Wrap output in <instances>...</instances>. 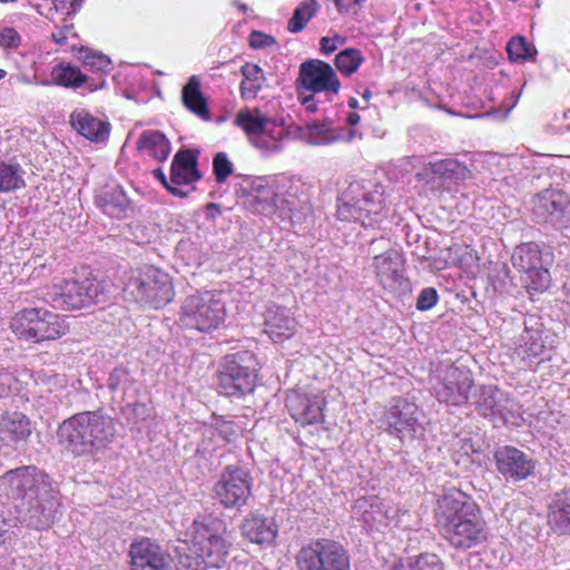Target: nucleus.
Listing matches in <instances>:
<instances>
[{"label": "nucleus", "mask_w": 570, "mask_h": 570, "mask_svg": "<svg viewBox=\"0 0 570 570\" xmlns=\"http://www.w3.org/2000/svg\"><path fill=\"white\" fill-rule=\"evenodd\" d=\"M0 490L11 499L21 500L20 522L35 530L50 528L59 513V492L48 474L35 465H22L0 476Z\"/></svg>", "instance_id": "1"}, {"label": "nucleus", "mask_w": 570, "mask_h": 570, "mask_svg": "<svg viewBox=\"0 0 570 570\" xmlns=\"http://www.w3.org/2000/svg\"><path fill=\"white\" fill-rule=\"evenodd\" d=\"M434 518L441 535L455 549H472L488 539V527L480 508L459 490H450L440 497Z\"/></svg>", "instance_id": "2"}, {"label": "nucleus", "mask_w": 570, "mask_h": 570, "mask_svg": "<svg viewBox=\"0 0 570 570\" xmlns=\"http://www.w3.org/2000/svg\"><path fill=\"white\" fill-rule=\"evenodd\" d=\"M59 443L76 456H94L116 438L114 419L101 410L85 411L65 420L58 428Z\"/></svg>", "instance_id": "3"}, {"label": "nucleus", "mask_w": 570, "mask_h": 570, "mask_svg": "<svg viewBox=\"0 0 570 570\" xmlns=\"http://www.w3.org/2000/svg\"><path fill=\"white\" fill-rule=\"evenodd\" d=\"M258 362L250 351L226 355L218 371V390L226 396L240 397L254 391Z\"/></svg>", "instance_id": "4"}, {"label": "nucleus", "mask_w": 570, "mask_h": 570, "mask_svg": "<svg viewBox=\"0 0 570 570\" xmlns=\"http://www.w3.org/2000/svg\"><path fill=\"white\" fill-rule=\"evenodd\" d=\"M12 331L26 341L40 343L66 335L69 326L58 314L43 308H26L11 321Z\"/></svg>", "instance_id": "5"}, {"label": "nucleus", "mask_w": 570, "mask_h": 570, "mask_svg": "<svg viewBox=\"0 0 570 570\" xmlns=\"http://www.w3.org/2000/svg\"><path fill=\"white\" fill-rule=\"evenodd\" d=\"M219 295L214 291H197L189 295L181 307V325L204 333L216 330L225 317V306Z\"/></svg>", "instance_id": "6"}, {"label": "nucleus", "mask_w": 570, "mask_h": 570, "mask_svg": "<svg viewBox=\"0 0 570 570\" xmlns=\"http://www.w3.org/2000/svg\"><path fill=\"white\" fill-rule=\"evenodd\" d=\"M296 566L298 570H350V556L340 542L321 538L297 551Z\"/></svg>", "instance_id": "7"}, {"label": "nucleus", "mask_w": 570, "mask_h": 570, "mask_svg": "<svg viewBox=\"0 0 570 570\" xmlns=\"http://www.w3.org/2000/svg\"><path fill=\"white\" fill-rule=\"evenodd\" d=\"M253 478L243 466L229 464L222 471L214 485L215 500L226 509H237L247 504L252 494Z\"/></svg>", "instance_id": "8"}, {"label": "nucleus", "mask_w": 570, "mask_h": 570, "mask_svg": "<svg viewBox=\"0 0 570 570\" xmlns=\"http://www.w3.org/2000/svg\"><path fill=\"white\" fill-rule=\"evenodd\" d=\"M384 421L387 432L401 441L413 440L422 431L417 405L405 399L399 397L393 401L384 414Z\"/></svg>", "instance_id": "9"}, {"label": "nucleus", "mask_w": 570, "mask_h": 570, "mask_svg": "<svg viewBox=\"0 0 570 570\" xmlns=\"http://www.w3.org/2000/svg\"><path fill=\"white\" fill-rule=\"evenodd\" d=\"M297 86L311 92L337 95L340 80L332 66L318 59H309L301 63Z\"/></svg>", "instance_id": "10"}, {"label": "nucleus", "mask_w": 570, "mask_h": 570, "mask_svg": "<svg viewBox=\"0 0 570 570\" xmlns=\"http://www.w3.org/2000/svg\"><path fill=\"white\" fill-rule=\"evenodd\" d=\"M475 410L494 425L509 423L514 410V401L493 385H482L474 395Z\"/></svg>", "instance_id": "11"}, {"label": "nucleus", "mask_w": 570, "mask_h": 570, "mask_svg": "<svg viewBox=\"0 0 570 570\" xmlns=\"http://www.w3.org/2000/svg\"><path fill=\"white\" fill-rule=\"evenodd\" d=\"M493 456L498 472L508 482H520L534 474L535 461L515 446H500Z\"/></svg>", "instance_id": "12"}, {"label": "nucleus", "mask_w": 570, "mask_h": 570, "mask_svg": "<svg viewBox=\"0 0 570 570\" xmlns=\"http://www.w3.org/2000/svg\"><path fill=\"white\" fill-rule=\"evenodd\" d=\"M131 570H173V558L157 541L141 538L129 547Z\"/></svg>", "instance_id": "13"}, {"label": "nucleus", "mask_w": 570, "mask_h": 570, "mask_svg": "<svg viewBox=\"0 0 570 570\" xmlns=\"http://www.w3.org/2000/svg\"><path fill=\"white\" fill-rule=\"evenodd\" d=\"M513 267L522 274L521 282L525 285L549 284L550 273L542 266L539 245L525 243L517 246L512 257Z\"/></svg>", "instance_id": "14"}, {"label": "nucleus", "mask_w": 570, "mask_h": 570, "mask_svg": "<svg viewBox=\"0 0 570 570\" xmlns=\"http://www.w3.org/2000/svg\"><path fill=\"white\" fill-rule=\"evenodd\" d=\"M470 170L455 159L448 158L424 164L416 173L419 181L428 185L432 190H442L454 180H464Z\"/></svg>", "instance_id": "15"}, {"label": "nucleus", "mask_w": 570, "mask_h": 570, "mask_svg": "<svg viewBox=\"0 0 570 570\" xmlns=\"http://www.w3.org/2000/svg\"><path fill=\"white\" fill-rule=\"evenodd\" d=\"M191 540L194 553H199L207 568H220L225 563L232 542L223 533H214L204 527Z\"/></svg>", "instance_id": "16"}, {"label": "nucleus", "mask_w": 570, "mask_h": 570, "mask_svg": "<svg viewBox=\"0 0 570 570\" xmlns=\"http://www.w3.org/2000/svg\"><path fill=\"white\" fill-rule=\"evenodd\" d=\"M473 386L470 372L452 366L443 380L434 387L436 399L449 405H462L469 400V392Z\"/></svg>", "instance_id": "17"}, {"label": "nucleus", "mask_w": 570, "mask_h": 570, "mask_svg": "<svg viewBox=\"0 0 570 570\" xmlns=\"http://www.w3.org/2000/svg\"><path fill=\"white\" fill-rule=\"evenodd\" d=\"M46 301L53 308L78 309L100 302L104 287H52Z\"/></svg>", "instance_id": "18"}, {"label": "nucleus", "mask_w": 570, "mask_h": 570, "mask_svg": "<svg viewBox=\"0 0 570 570\" xmlns=\"http://www.w3.org/2000/svg\"><path fill=\"white\" fill-rule=\"evenodd\" d=\"M326 404L324 396L307 395L292 392L286 397V407L295 422L309 425L323 422V409Z\"/></svg>", "instance_id": "19"}, {"label": "nucleus", "mask_w": 570, "mask_h": 570, "mask_svg": "<svg viewBox=\"0 0 570 570\" xmlns=\"http://www.w3.org/2000/svg\"><path fill=\"white\" fill-rule=\"evenodd\" d=\"M32 424L21 412H6L0 415V446L17 448L28 441Z\"/></svg>", "instance_id": "20"}, {"label": "nucleus", "mask_w": 570, "mask_h": 570, "mask_svg": "<svg viewBox=\"0 0 570 570\" xmlns=\"http://www.w3.org/2000/svg\"><path fill=\"white\" fill-rule=\"evenodd\" d=\"M198 154L195 149H180L175 154L170 168V183L175 187L188 186L202 178Z\"/></svg>", "instance_id": "21"}, {"label": "nucleus", "mask_w": 570, "mask_h": 570, "mask_svg": "<svg viewBox=\"0 0 570 570\" xmlns=\"http://www.w3.org/2000/svg\"><path fill=\"white\" fill-rule=\"evenodd\" d=\"M265 333L274 342H282L293 336L296 330V321L288 308L272 305L264 313Z\"/></svg>", "instance_id": "22"}, {"label": "nucleus", "mask_w": 570, "mask_h": 570, "mask_svg": "<svg viewBox=\"0 0 570 570\" xmlns=\"http://www.w3.org/2000/svg\"><path fill=\"white\" fill-rule=\"evenodd\" d=\"M569 206L568 196L560 190H546L533 202V215L541 223L560 220Z\"/></svg>", "instance_id": "23"}, {"label": "nucleus", "mask_w": 570, "mask_h": 570, "mask_svg": "<svg viewBox=\"0 0 570 570\" xmlns=\"http://www.w3.org/2000/svg\"><path fill=\"white\" fill-rule=\"evenodd\" d=\"M435 269H444L449 264L456 265L465 272L469 277H474L479 269V256L476 252L468 245H454L442 252V257L434 259Z\"/></svg>", "instance_id": "24"}, {"label": "nucleus", "mask_w": 570, "mask_h": 570, "mask_svg": "<svg viewBox=\"0 0 570 570\" xmlns=\"http://www.w3.org/2000/svg\"><path fill=\"white\" fill-rule=\"evenodd\" d=\"M277 525L273 519L250 513L242 523V534L250 542L271 544L277 535Z\"/></svg>", "instance_id": "25"}, {"label": "nucleus", "mask_w": 570, "mask_h": 570, "mask_svg": "<svg viewBox=\"0 0 570 570\" xmlns=\"http://www.w3.org/2000/svg\"><path fill=\"white\" fill-rule=\"evenodd\" d=\"M70 124L80 135L95 142L105 141L109 136L110 124L94 117L85 109L72 111Z\"/></svg>", "instance_id": "26"}, {"label": "nucleus", "mask_w": 570, "mask_h": 570, "mask_svg": "<svg viewBox=\"0 0 570 570\" xmlns=\"http://www.w3.org/2000/svg\"><path fill=\"white\" fill-rule=\"evenodd\" d=\"M548 522L558 534H570V489L556 492L549 503Z\"/></svg>", "instance_id": "27"}, {"label": "nucleus", "mask_w": 570, "mask_h": 570, "mask_svg": "<svg viewBox=\"0 0 570 570\" xmlns=\"http://www.w3.org/2000/svg\"><path fill=\"white\" fill-rule=\"evenodd\" d=\"M245 206L253 213L269 215L276 208V193L263 180L254 181L246 190Z\"/></svg>", "instance_id": "28"}, {"label": "nucleus", "mask_w": 570, "mask_h": 570, "mask_svg": "<svg viewBox=\"0 0 570 570\" xmlns=\"http://www.w3.org/2000/svg\"><path fill=\"white\" fill-rule=\"evenodd\" d=\"M374 268L381 285L402 283L403 281L404 264L397 249L382 253L375 257Z\"/></svg>", "instance_id": "29"}, {"label": "nucleus", "mask_w": 570, "mask_h": 570, "mask_svg": "<svg viewBox=\"0 0 570 570\" xmlns=\"http://www.w3.org/2000/svg\"><path fill=\"white\" fill-rule=\"evenodd\" d=\"M181 101L184 106L204 120L210 119L207 101L200 89V80L197 76H191L181 90Z\"/></svg>", "instance_id": "30"}, {"label": "nucleus", "mask_w": 570, "mask_h": 570, "mask_svg": "<svg viewBox=\"0 0 570 570\" xmlns=\"http://www.w3.org/2000/svg\"><path fill=\"white\" fill-rule=\"evenodd\" d=\"M406 244L411 249V254L416 256L422 261H434L436 257L434 256L438 249V239L436 234L431 233V235L426 232L424 235L409 230L406 233ZM440 257H438L439 259ZM430 267L435 268L434 262L429 264Z\"/></svg>", "instance_id": "31"}, {"label": "nucleus", "mask_w": 570, "mask_h": 570, "mask_svg": "<svg viewBox=\"0 0 570 570\" xmlns=\"http://www.w3.org/2000/svg\"><path fill=\"white\" fill-rule=\"evenodd\" d=\"M268 124H271V119L262 115L257 108L240 109L234 118V125L245 132L249 142L254 137H258L263 131H265Z\"/></svg>", "instance_id": "32"}, {"label": "nucleus", "mask_w": 570, "mask_h": 570, "mask_svg": "<svg viewBox=\"0 0 570 570\" xmlns=\"http://www.w3.org/2000/svg\"><path fill=\"white\" fill-rule=\"evenodd\" d=\"M128 293L141 305L158 309L173 301L174 287H130Z\"/></svg>", "instance_id": "33"}, {"label": "nucleus", "mask_w": 570, "mask_h": 570, "mask_svg": "<svg viewBox=\"0 0 570 570\" xmlns=\"http://www.w3.org/2000/svg\"><path fill=\"white\" fill-rule=\"evenodd\" d=\"M137 146L139 149L148 150L159 161L166 160L171 150L169 140L158 130L144 131L137 141Z\"/></svg>", "instance_id": "34"}, {"label": "nucleus", "mask_w": 570, "mask_h": 570, "mask_svg": "<svg viewBox=\"0 0 570 570\" xmlns=\"http://www.w3.org/2000/svg\"><path fill=\"white\" fill-rule=\"evenodd\" d=\"M96 203L104 208L106 213L119 214L125 212L130 204L124 189L119 186L106 187L97 197Z\"/></svg>", "instance_id": "35"}, {"label": "nucleus", "mask_w": 570, "mask_h": 570, "mask_svg": "<svg viewBox=\"0 0 570 570\" xmlns=\"http://www.w3.org/2000/svg\"><path fill=\"white\" fill-rule=\"evenodd\" d=\"M544 348L540 331L525 327L517 346L518 355L523 360L534 358L542 356Z\"/></svg>", "instance_id": "36"}, {"label": "nucleus", "mask_w": 570, "mask_h": 570, "mask_svg": "<svg viewBox=\"0 0 570 570\" xmlns=\"http://www.w3.org/2000/svg\"><path fill=\"white\" fill-rule=\"evenodd\" d=\"M340 200L337 214L342 219H361L364 213L368 215L372 212V209L367 208L370 198L366 195H363L362 198H355L344 193Z\"/></svg>", "instance_id": "37"}, {"label": "nucleus", "mask_w": 570, "mask_h": 570, "mask_svg": "<svg viewBox=\"0 0 570 570\" xmlns=\"http://www.w3.org/2000/svg\"><path fill=\"white\" fill-rule=\"evenodd\" d=\"M175 557L177 570H205L207 568L199 553H194L193 540L190 542L181 541L175 548Z\"/></svg>", "instance_id": "38"}, {"label": "nucleus", "mask_w": 570, "mask_h": 570, "mask_svg": "<svg viewBox=\"0 0 570 570\" xmlns=\"http://www.w3.org/2000/svg\"><path fill=\"white\" fill-rule=\"evenodd\" d=\"M320 7L317 0H304L301 2L287 22V30L292 33L301 32L307 22L317 13Z\"/></svg>", "instance_id": "39"}, {"label": "nucleus", "mask_w": 570, "mask_h": 570, "mask_svg": "<svg viewBox=\"0 0 570 570\" xmlns=\"http://www.w3.org/2000/svg\"><path fill=\"white\" fill-rule=\"evenodd\" d=\"M357 508L362 511L364 523L373 528L379 524H386L387 514L381 501L375 498L358 501Z\"/></svg>", "instance_id": "40"}, {"label": "nucleus", "mask_w": 570, "mask_h": 570, "mask_svg": "<svg viewBox=\"0 0 570 570\" xmlns=\"http://www.w3.org/2000/svg\"><path fill=\"white\" fill-rule=\"evenodd\" d=\"M24 186L19 165L0 161V193H9Z\"/></svg>", "instance_id": "41"}, {"label": "nucleus", "mask_w": 570, "mask_h": 570, "mask_svg": "<svg viewBox=\"0 0 570 570\" xmlns=\"http://www.w3.org/2000/svg\"><path fill=\"white\" fill-rule=\"evenodd\" d=\"M364 61L362 52L355 48H346L335 57V67L345 76H351L357 71Z\"/></svg>", "instance_id": "42"}, {"label": "nucleus", "mask_w": 570, "mask_h": 570, "mask_svg": "<svg viewBox=\"0 0 570 570\" xmlns=\"http://www.w3.org/2000/svg\"><path fill=\"white\" fill-rule=\"evenodd\" d=\"M132 385V377L126 367L119 366L114 368L109 374L107 386L114 394V397L118 396L124 400L127 390Z\"/></svg>", "instance_id": "43"}, {"label": "nucleus", "mask_w": 570, "mask_h": 570, "mask_svg": "<svg viewBox=\"0 0 570 570\" xmlns=\"http://www.w3.org/2000/svg\"><path fill=\"white\" fill-rule=\"evenodd\" d=\"M52 76L59 86L70 88H78L87 80V77L81 73L79 68L69 65L55 68Z\"/></svg>", "instance_id": "44"}, {"label": "nucleus", "mask_w": 570, "mask_h": 570, "mask_svg": "<svg viewBox=\"0 0 570 570\" xmlns=\"http://www.w3.org/2000/svg\"><path fill=\"white\" fill-rule=\"evenodd\" d=\"M308 131V142L312 145H330L340 139V135L335 131H330L328 124H321L312 121L306 124Z\"/></svg>", "instance_id": "45"}, {"label": "nucleus", "mask_w": 570, "mask_h": 570, "mask_svg": "<svg viewBox=\"0 0 570 570\" xmlns=\"http://www.w3.org/2000/svg\"><path fill=\"white\" fill-rule=\"evenodd\" d=\"M509 58L512 61L531 60L537 53V50L527 43L523 37H513L507 45Z\"/></svg>", "instance_id": "46"}, {"label": "nucleus", "mask_w": 570, "mask_h": 570, "mask_svg": "<svg viewBox=\"0 0 570 570\" xmlns=\"http://www.w3.org/2000/svg\"><path fill=\"white\" fill-rule=\"evenodd\" d=\"M250 145L261 150L265 156L275 155L283 150L282 140L275 137L268 129L258 137H254Z\"/></svg>", "instance_id": "47"}, {"label": "nucleus", "mask_w": 570, "mask_h": 570, "mask_svg": "<svg viewBox=\"0 0 570 570\" xmlns=\"http://www.w3.org/2000/svg\"><path fill=\"white\" fill-rule=\"evenodd\" d=\"M393 570H443L442 562L436 554H420L414 562H410L407 567L401 564L395 566Z\"/></svg>", "instance_id": "48"}, {"label": "nucleus", "mask_w": 570, "mask_h": 570, "mask_svg": "<svg viewBox=\"0 0 570 570\" xmlns=\"http://www.w3.org/2000/svg\"><path fill=\"white\" fill-rule=\"evenodd\" d=\"M213 428L218 436L225 442L232 443L240 435L242 429L234 421L225 417H217L214 420Z\"/></svg>", "instance_id": "49"}, {"label": "nucleus", "mask_w": 570, "mask_h": 570, "mask_svg": "<svg viewBox=\"0 0 570 570\" xmlns=\"http://www.w3.org/2000/svg\"><path fill=\"white\" fill-rule=\"evenodd\" d=\"M78 59H80L85 66L96 70L108 69L111 65V60L106 55L90 51L87 48L79 49Z\"/></svg>", "instance_id": "50"}, {"label": "nucleus", "mask_w": 570, "mask_h": 570, "mask_svg": "<svg viewBox=\"0 0 570 570\" xmlns=\"http://www.w3.org/2000/svg\"><path fill=\"white\" fill-rule=\"evenodd\" d=\"M234 165L228 159L227 154L219 151L214 156L213 170L218 184H224L233 174Z\"/></svg>", "instance_id": "51"}, {"label": "nucleus", "mask_w": 570, "mask_h": 570, "mask_svg": "<svg viewBox=\"0 0 570 570\" xmlns=\"http://www.w3.org/2000/svg\"><path fill=\"white\" fill-rule=\"evenodd\" d=\"M438 293L434 287H424L416 299V308L419 311H429L438 302Z\"/></svg>", "instance_id": "52"}, {"label": "nucleus", "mask_w": 570, "mask_h": 570, "mask_svg": "<svg viewBox=\"0 0 570 570\" xmlns=\"http://www.w3.org/2000/svg\"><path fill=\"white\" fill-rule=\"evenodd\" d=\"M153 175L163 184V186L174 196L185 198L189 195L194 188H190L189 190H183L181 188L175 187L170 183V178L168 179L161 168H156L153 170Z\"/></svg>", "instance_id": "53"}, {"label": "nucleus", "mask_w": 570, "mask_h": 570, "mask_svg": "<svg viewBox=\"0 0 570 570\" xmlns=\"http://www.w3.org/2000/svg\"><path fill=\"white\" fill-rule=\"evenodd\" d=\"M344 42L345 38L340 35H335L334 37H322L320 40V50L324 55H331Z\"/></svg>", "instance_id": "54"}, {"label": "nucleus", "mask_w": 570, "mask_h": 570, "mask_svg": "<svg viewBox=\"0 0 570 570\" xmlns=\"http://www.w3.org/2000/svg\"><path fill=\"white\" fill-rule=\"evenodd\" d=\"M389 250H396V249L392 247L391 240L385 237L373 239L368 246V254L373 255L374 261H375V257H379L380 255H382V253H386Z\"/></svg>", "instance_id": "55"}, {"label": "nucleus", "mask_w": 570, "mask_h": 570, "mask_svg": "<svg viewBox=\"0 0 570 570\" xmlns=\"http://www.w3.org/2000/svg\"><path fill=\"white\" fill-rule=\"evenodd\" d=\"M276 40L274 37L265 35L261 31H253L249 35V45L252 48L262 49L275 45Z\"/></svg>", "instance_id": "56"}, {"label": "nucleus", "mask_w": 570, "mask_h": 570, "mask_svg": "<svg viewBox=\"0 0 570 570\" xmlns=\"http://www.w3.org/2000/svg\"><path fill=\"white\" fill-rule=\"evenodd\" d=\"M20 45V36L13 28H4L0 31V46L17 48Z\"/></svg>", "instance_id": "57"}, {"label": "nucleus", "mask_w": 570, "mask_h": 570, "mask_svg": "<svg viewBox=\"0 0 570 570\" xmlns=\"http://www.w3.org/2000/svg\"><path fill=\"white\" fill-rule=\"evenodd\" d=\"M240 72L244 76L245 80H248L252 82L258 81L259 78H262L264 80V77L261 76L263 70L258 65H253V63L247 62L240 68Z\"/></svg>", "instance_id": "58"}, {"label": "nucleus", "mask_w": 570, "mask_h": 570, "mask_svg": "<svg viewBox=\"0 0 570 570\" xmlns=\"http://www.w3.org/2000/svg\"><path fill=\"white\" fill-rule=\"evenodd\" d=\"M316 94L317 92H311L308 95H304L303 92L298 94V99L301 100L302 105L305 107L307 112L314 114L318 109L317 101L315 100Z\"/></svg>", "instance_id": "59"}, {"label": "nucleus", "mask_w": 570, "mask_h": 570, "mask_svg": "<svg viewBox=\"0 0 570 570\" xmlns=\"http://www.w3.org/2000/svg\"><path fill=\"white\" fill-rule=\"evenodd\" d=\"M146 274L154 277V282L156 285H166L167 283V279H165L167 275L161 274L158 269L154 268L153 266H148L146 268Z\"/></svg>", "instance_id": "60"}, {"label": "nucleus", "mask_w": 570, "mask_h": 570, "mask_svg": "<svg viewBox=\"0 0 570 570\" xmlns=\"http://www.w3.org/2000/svg\"><path fill=\"white\" fill-rule=\"evenodd\" d=\"M240 95L243 98H246L248 95H252L253 97L256 96V94L262 89L261 83L246 86L245 81H242L240 83Z\"/></svg>", "instance_id": "61"}, {"label": "nucleus", "mask_w": 570, "mask_h": 570, "mask_svg": "<svg viewBox=\"0 0 570 570\" xmlns=\"http://www.w3.org/2000/svg\"><path fill=\"white\" fill-rule=\"evenodd\" d=\"M72 24H66L61 30L58 32L52 33V40L58 45H63L67 40V33L71 30Z\"/></svg>", "instance_id": "62"}, {"label": "nucleus", "mask_w": 570, "mask_h": 570, "mask_svg": "<svg viewBox=\"0 0 570 570\" xmlns=\"http://www.w3.org/2000/svg\"><path fill=\"white\" fill-rule=\"evenodd\" d=\"M9 533V523L0 513V546L6 542Z\"/></svg>", "instance_id": "63"}, {"label": "nucleus", "mask_w": 570, "mask_h": 570, "mask_svg": "<svg viewBox=\"0 0 570 570\" xmlns=\"http://www.w3.org/2000/svg\"><path fill=\"white\" fill-rule=\"evenodd\" d=\"M144 410H145L144 404L135 402V403L127 404L126 407L124 409V413L125 414H127L128 412L139 413V412H144Z\"/></svg>", "instance_id": "64"}]
</instances>
